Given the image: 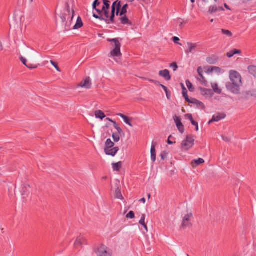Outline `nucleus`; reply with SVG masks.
I'll use <instances>...</instances> for the list:
<instances>
[{
  "instance_id": "nucleus-14",
  "label": "nucleus",
  "mask_w": 256,
  "mask_h": 256,
  "mask_svg": "<svg viewBox=\"0 0 256 256\" xmlns=\"http://www.w3.org/2000/svg\"><path fill=\"white\" fill-rule=\"evenodd\" d=\"M159 75L163 77L166 80H170L171 79V76L170 74V72L168 70H160L159 72Z\"/></svg>"
},
{
  "instance_id": "nucleus-36",
  "label": "nucleus",
  "mask_w": 256,
  "mask_h": 256,
  "mask_svg": "<svg viewBox=\"0 0 256 256\" xmlns=\"http://www.w3.org/2000/svg\"><path fill=\"white\" fill-rule=\"evenodd\" d=\"M103 2L104 6L102 10H109L110 8V2L108 0H102Z\"/></svg>"
},
{
  "instance_id": "nucleus-4",
  "label": "nucleus",
  "mask_w": 256,
  "mask_h": 256,
  "mask_svg": "<svg viewBox=\"0 0 256 256\" xmlns=\"http://www.w3.org/2000/svg\"><path fill=\"white\" fill-rule=\"evenodd\" d=\"M230 82L242 84V77L240 74L234 70H231L230 72Z\"/></svg>"
},
{
  "instance_id": "nucleus-19",
  "label": "nucleus",
  "mask_w": 256,
  "mask_h": 256,
  "mask_svg": "<svg viewBox=\"0 0 256 256\" xmlns=\"http://www.w3.org/2000/svg\"><path fill=\"white\" fill-rule=\"evenodd\" d=\"M156 145V143L154 144L152 142L150 149L151 159L153 162H155L156 160V151L155 148Z\"/></svg>"
},
{
  "instance_id": "nucleus-16",
  "label": "nucleus",
  "mask_w": 256,
  "mask_h": 256,
  "mask_svg": "<svg viewBox=\"0 0 256 256\" xmlns=\"http://www.w3.org/2000/svg\"><path fill=\"white\" fill-rule=\"evenodd\" d=\"M199 90L200 91L202 94L204 96H212L214 94V92L211 89H208L200 87Z\"/></svg>"
},
{
  "instance_id": "nucleus-40",
  "label": "nucleus",
  "mask_w": 256,
  "mask_h": 256,
  "mask_svg": "<svg viewBox=\"0 0 256 256\" xmlns=\"http://www.w3.org/2000/svg\"><path fill=\"white\" fill-rule=\"evenodd\" d=\"M218 10V8L216 6H210L209 8L208 12L210 14L215 12Z\"/></svg>"
},
{
  "instance_id": "nucleus-20",
  "label": "nucleus",
  "mask_w": 256,
  "mask_h": 256,
  "mask_svg": "<svg viewBox=\"0 0 256 256\" xmlns=\"http://www.w3.org/2000/svg\"><path fill=\"white\" fill-rule=\"evenodd\" d=\"M60 18L62 22L65 25V30L68 31L70 29V24H68V22H66V14H62L60 16Z\"/></svg>"
},
{
  "instance_id": "nucleus-37",
  "label": "nucleus",
  "mask_w": 256,
  "mask_h": 256,
  "mask_svg": "<svg viewBox=\"0 0 256 256\" xmlns=\"http://www.w3.org/2000/svg\"><path fill=\"white\" fill-rule=\"evenodd\" d=\"M182 94L186 101L188 102L190 99L189 98L188 96V90L186 88H182Z\"/></svg>"
},
{
  "instance_id": "nucleus-53",
  "label": "nucleus",
  "mask_w": 256,
  "mask_h": 256,
  "mask_svg": "<svg viewBox=\"0 0 256 256\" xmlns=\"http://www.w3.org/2000/svg\"><path fill=\"white\" fill-rule=\"evenodd\" d=\"M20 58L22 63L26 66L27 65V60H26V58L22 57V56H21Z\"/></svg>"
},
{
  "instance_id": "nucleus-51",
  "label": "nucleus",
  "mask_w": 256,
  "mask_h": 256,
  "mask_svg": "<svg viewBox=\"0 0 256 256\" xmlns=\"http://www.w3.org/2000/svg\"><path fill=\"white\" fill-rule=\"evenodd\" d=\"M185 116L190 121L191 123H192V122L194 121L192 114H186Z\"/></svg>"
},
{
  "instance_id": "nucleus-2",
  "label": "nucleus",
  "mask_w": 256,
  "mask_h": 256,
  "mask_svg": "<svg viewBox=\"0 0 256 256\" xmlns=\"http://www.w3.org/2000/svg\"><path fill=\"white\" fill-rule=\"evenodd\" d=\"M194 136L192 134L188 135L186 138L182 143L181 147L183 150H187L194 144Z\"/></svg>"
},
{
  "instance_id": "nucleus-49",
  "label": "nucleus",
  "mask_w": 256,
  "mask_h": 256,
  "mask_svg": "<svg viewBox=\"0 0 256 256\" xmlns=\"http://www.w3.org/2000/svg\"><path fill=\"white\" fill-rule=\"evenodd\" d=\"M234 55V53L233 50H231L230 51L226 53V56L229 58L232 57Z\"/></svg>"
},
{
  "instance_id": "nucleus-48",
  "label": "nucleus",
  "mask_w": 256,
  "mask_h": 256,
  "mask_svg": "<svg viewBox=\"0 0 256 256\" xmlns=\"http://www.w3.org/2000/svg\"><path fill=\"white\" fill-rule=\"evenodd\" d=\"M50 62L55 67L58 71H60L58 64L56 62H54L53 60H50Z\"/></svg>"
},
{
  "instance_id": "nucleus-30",
  "label": "nucleus",
  "mask_w": 256,
  "mask_h": 256,
  "mask_svg": "<svg viewBox=\"0 0 256 256\" xmlns=\"http://www.w3.org/2000/svg\"><path fill=\"white\" fill-rule=\"evenodd\" d=\"M212 87L213 89V92H214L218 94H220L222 93V90L218 88V84L216 83L212 84Z\"/></svg>"
},
{
  "instance_id": "nucleus-10",
  "label": "nucleus",
  "mask_w": 256,
  "mask_h": 256,
  "mask_svg": "<svg viewBox=\"0 0 256 256\" xmlns=\"http://www.w3.org/2000/svg\"><path fill=\"white\" fill-rule=\"evenodd\" d=\"M104 152L106 155L114 156L119 150V148L118 146L113 147L111 148L104 149Z\"/></svg>"
},
{
  "instance_id": "nucleus-23",
  "label": "nucleus",
  "mask_w": 256,
  "mask_h": 256,
  "mask_svg": "<svg viewBox=\"0 0 256 256\" xmlns=\"http://www.w3.org/2000/svg\"><path fill=\"white\" fill-rule=\"evenodd\" d=\"M83 26V22L80 16H78L77 18L76 24L73 27L74 30H77Z\"/></svg>"
},
{
  "instance_id": "nucleus-55",
  "label": "nucleus",
  "mask_w": 256,
  "mask_h": 256,
  "mask_svg": "<svg viewBox=\"0 0 256 256\" xmlns=\"http://www.w3.org/2000/svg\"><path fill=\"white\" fill-rule=\"evenodd\" d=\"M192 124L196 126V131H198V123L196 122V121H193V122H192Z\"/></svg>"
},
{
  "instance_id": "nucleus-57",
  "label": "nucleus",
  "mask_w": 256,
  "mask_h": 256,
  "mask_svg": "<svg viewBox=\"0 0 256 256\" xmlns=\"http://www.w3.org/2000/svg\"><path fill=\"white\" fill-rule=\"evenodd\" d=\"M150 81L151 82H152L154 84H157V85L160 86H161V85L162 84L158 81H157V80H150Z\"/></svg>"
},
{
  "instance_id": "nucleus-52",
  "label": "nucleus",
  "mask_w": 256,
  "mask_h": 256,
  "mask_svg": "<svg viewBox=\"0 0 256 256\" xmlns=\"http://www.w3.org/2000/svg\"><path fill=\"white\" fill-rule=\"evenodd\" d=\"M172 40H173V41H174V43L178 44H180V45H182L181 44L178 42L180 40V38L178 37H176V36L173 37L172 38Z\"/></svg>"
},
{
  "instance_id": "nucleus-3",
  "label": "nucleus",
  "mask_w": 256,
  "mask_h": 256,
  "mask_svg": "<svg viewBox=\"0 0 256 256\" xmlns=\"http://www.w3.org/2000/svg\"><path fill=\"white\" fill-rule=\"evenodd\" d=\"M242 84L228 82L226 84V88L228 90L234 94H238L240 90V86Z\"/></svg>"
},
{
  "instance_id": "nucleus-41",
  "label": "nucleus",
  "mask_w": 256,
  "mask_h": 256,
  "mask_svg": "<svg viewBox=\"0 0 256 256\" xmlns=\"http://www.w3.org/2000/svg\"><path fill=\"white\" fill-rule=\"evenodd\" d=\"M186 84L190 91L193 92L194 90L192 84L188 80L186 81Z\"/></svg>"
},
{
  "instance_id": "nucleus-15",
  "label": "nucleus",
  "mask_w": 256,
  "mask_h": 256,
  "mask_svg": "<svg viewBox=\"0 0 256 256\" xmlns=\"http://www.w3.org/2000/svg\"><path fill=\"white\" fill-rule=\"evenodd\" d=\"M226 117V114H218L217 115H214L212 120H210L209 124L214 122H218L219 120L224 118Z\"/></svg>"
},
{
  "instance_id": "nucleus-21",
  "label": "nucleus",
  "mask_w": 256,
  "mask_h": 256,
  "mask_svg": "<svg viewBox=\"0 0 256 256\" xmlns=\"http://www.w3.org/2000/svg\"><path fill=\"white\" fill-rule=\"evenodd\" d=\"M112 7H114L117 8V10L116 11V16H118V11L120 10L122 7L121 0H116L114 2H113L112 6Z\"/></svg>"
},
{
  "instance_id": "nucleus-56",
  "label": "nucleus",
  "mask_w": 256,
  "mask_h": 256,
  "mask_svg": "<svg viewBox=\"0 0 256 256\" xmlns=\"http://www.w3.org/2000/svg\"><path fill=\"white\" fill-rule=\"evenodd\" d=\"M26 66L30 69L36 68L38 67L37 66H33L32 64H27Z\"/></svg>"
},
{
  "instance_id": "nucleus-34",
  "label": "nucleus",
  "mask_w": 256,
  "mask_h": 256,
  "mask_svg": "<svg viewBox=\"0 0 256 256\" xmlns=\"http://www.w3.org/2000/svg\"><path fill=\"white\" fill-rule=\"evenodd\" d=\"M122 163L121 162H119L116 163H113L112 164V168H113L114 170L119 171L120 168L122 167Z\"/></svg>"
},
{
  "instance_id": "nucleus-8",
  "label": "nucleus",
  "mask_w": 256,
  "mask_h": 256,
  "mask_svg": "<svg viewBox=\"0 0 256 256\" xmlns=\"http://www.w3.org/2000/svg\"><path fill=\"white\" fill-rule=\"evenodd\" d=\"M174 122L176 123V127L178 128L179 132L182 134L184 130V125L181 122V118L180 117L175 115L174 116Z\"/></svg>"
},
{
  "instance_id": "nucleus-43",
  "label": "nucleus",
  "mask_w": 256,
  "mask_h": 256,
  "mask_svg": "<svg viewBox=\"0 0 256 256\" xmlns=\"http://www.w3.org/2000/svg\"><path fill=\"white\" fill-rule=\"evenodd\" d=\"M208 70L210 71V72H213V71L214 70L216 72H220V71H221V69L220 68H218V67L211 66L208 69Z\"/></svg>"
},
{
  "instance_id": "nucleus-61",
  "label": "nucleus",
  "mask_w": 256,
  "mask_h": 256,
  "mask_svg": "<svg viewBox=\"0 0 256 256\" xmlns=\"http://www.w3.org/2000/svg\"><path fill=\"white\" fill-rule=\"evenodd\" d=\"M172 138V136L170 135V136H169L168 138V143L169 144H174V142L170 140V138Z\"/></svg>"
},
{
  "instance_id": "nucleus-18",
  "label": "nucleus",
  "mask_w": 256,
  "mask_h": 256,
  "mask_svg": "<svg viewBox=\"0 0 256 256\" xmlns=\"http://www.w3.org/2000/svg\"><path fill=\"white\" fill-rule=\"evenodd\" d=\"M30 188V186L28 184H24L23 185L21 193L22 195L24 196V198H25L28 196V189Z\"/></svg>"
},
{
  "instance_id": "nucleus-58",
  "label": "nucleus",
  "mask_w": 256,
  "mask_h": 256,
  "mask_svg": "<svg viewBox=\"0 0 256 256\" xmlns=\"http://www.w3.org/2000/svg\"><path fill=\"white\" fill-rule=\"evenodd\" d=\"M234 54H240L242 52L240 50L233 49Z\"/></svg>"
},
{
  "instance_id": "nucleus-42",
  "label": "nucleus",
  "mask_w": 256,
  "mask_h": 256,
  "mask_svg": "<svg viewBox=\"0 0 256 256\" xmlns=\"http://www.w3.org/2000/svg\"><path fill=\"white\" fill-rule=\"evenodd\" d=\"M222 34L226 35L228 37H230L232 36V32L228 30L222 29Z\"/></svg>"
},
{
  "instance_id": "nucleus-25",
  "label": "nucleus",
  "mask_w": 256,
  "mask_h": 256,
  "mask_svg": "<svg viewBox=\"0 0 256 256\" xmlns=\"http://www.w3.org/2000/svg\"><path fill=\"white\" fill-rule=\"evenodd\" d=\"M121 18H120V20L121 22V23L123 24H128L131 25L132 23L130 21L128 20V17L126 16V14L123 15L122 16H120Z\"/></svg>"
},
{
  "instance_id": "nucleus-33",
  "label": "nucleus",
  "mask_w": 256,
  "mask_h": 256,
  "mask_svg": "<svg viewBox=\"0 0 256 256\" xmlns=\"http://www.w3.org/2000/svg\"><path fill=\"white\" fill-rule=\"evenodd\" d=\"M100 11L101 12L100 14H98V15H101L103 16V18L106 20L105 18H108L110 15H109V10H100Z\"/></svg>"
},
{
  "instance_id": "nucleus-46",
  "label": "nucleus",
  "mask_w": 256,
  "mask_h": 256,
  "mask_svg": "<svg viewBox=\"0 0 256 256\" xmlns=\"http://www.w3.org/2000/svg\"><path fill=\"white\" fill-rule=\"evenodd\" d=\"M168 154V153L166 152H162L160 154V156L161 157L162 160H164L166 159L167 158Z\"/></svg>"
},
{
  "instance_id": "nucleus-26",
  "label": "nucleus",
  "mask_w": 256,
  "mask_h": 256,
  "mask_svg": "<svg viewBox=\"0 0 256 256\" xmlns=\"http://www.w3.org/2000/svg\"><path fill=\"white\" fill-rule=\"evenodd\" d=\"M218 59V58L216 56H212L207 58L206 61L208 64H213L217 62Z\"/></svg>"
},
{
  "instance_id": "nucleus-13",
  "label": "nucleus",
  "mask_w": 256,
  "mask_h": 256,
  "mask_svg": "<svg viewBox=\"0 0 256 256\" xmlns=\"http://www.w3.org/2000/svg\"><path fill=\"white\" fill-rule=\"evenodd\" d=\"M198 73L199 76L200 77V79H199V80L201 82V83L204 85L205 86H208V83L206 81V80L205 79L204 77L203 76L202 73V70L200 67H199L198 68Z\"/></svg>"
},
{
  "instance_id": "nucleus-22",
  "label": "nucleus",
  "mask_w": 256,
  "mask_h": 256,
  "mask_svg": "<svg viewBox=\"0 0 256 256\" xmlns=\"http://www.w3.org/2000/svg\"><path fill=\"white\" fill-rule=\"evenodd\" d=\"M128 6V4H126L121 7L120 10L118 11V16H122L126 14Z\"/></svg>"
},
{
  "instance_id": "nucleus-9",
  "label": "nucleus",
  "mask_w": 256,
  "mask_h": 256,
  "mask_svg": "<svg viewBox=\"0 0 256 256\" xmlns=\"http://www.w3.org/2000/svg\"><path fill=\"white\" fill-rule=\"evenodd\" d=\"M188 48L186 50V54L194 53L196 51L198 45L196 44L188 42Z\"/></svg>"
},
{
  "instance_id": "nucleus-6",
  "label": "nucleus",
  "mask_w": 256,
  "mask_h": 256,
  "mask_svg": "<svg viewBox=\"0 0 256 256\" xmlns=\"http://www.w3.org/2000/svg\"><path fill=\"white\" fill-rule=\"evenodd\" d=\"M115 16L116 14H110V16H109L108 19L105 18L104 20L103 18V16L101 15H97L96 13L93 12V16L96 18L100 20L104 21L107 24H114L115 23Z\"/></svg>"
},
{
  "instance_id": "nucleus-29",
  "label": "nucleus",
  "mask_w": 256,
  "mask_h": 256,
  "mask_svg": "<svg viewBox=\"0 0 256 256\" xmlns=\"http://www.w3.org/2000/svg\"><path fill=\"white\" fill-rule=\"evenodd\" d=\"M114 146V142H113L110 138H108L106 142L104 149L111 148H113Z\"/></svg>"
},
{
  "instance_id": "nucleus-60",
  "label": "nucleus",
  "mask_w": 256,
  "mask_h": 256,
  "mask_svg": "<svg viewBox=\"0 0 256 256\" xmlns=\"http://www.w3.org/2000/svg\"><path fill=\"white\" fill-rule=\"evenodd\" d=\"M222 140L225 141V142H228L230 141V138L227 137V136H222Z\"/></svg>"
},
{
  "instance_id": "nucleus-28",
  "label": "nucleus",
  "mask_w": 256,
  "mask_h": 256,
  "mask_svg": "<svg viewBox=\"0 0 256 256\" xmlns=\"http://www.w3.org/2000/svg\"><path fill=\"white\" fill-rule=\"evenodd\" d=\"M250 91L244 92L242 93L239 99L246 100L250 98Z\"/></svg>"
},
{
  "instance_id": "nucleus-24",
  "label": "nucleus",
  "mask_w": 256,
  "mask_h": 256,
  "mask_svg": "<svg viewBox=\"0 0 256 256\" xmlns=\"http://www.w3.org/2000/svg\"><path fill=\"white\" fill-rule=\"evenodd\" d=\"M204 162V159L199 158L196 160H194L192 162V164L193 167H196Z\"/></svg>"
},
{
  "instance_id": "nucleus-64",
  "label": "nucleus",
  "mask_w": 256,
  "mask_h": 256,
  "mask_svg": "<svg viewBox=\"0 0 256 256\" xmlns=\"http://www.w3.org/2000/svg\"><path fill=\"white\" fill-rule=\"evenodd\" d=\"M118 116H120V117H121L122 119L124 118L126 116H125L124 114H118Z\"/></svg>"
},
{
  "instance_id": "nucleus-45",
  "label": "nucleus",
  "mask_w": 256,
  "mask_h": 256,
  "mask_svg": "<svg viewBox=\"0 0 256 256\" xmlns=\"http://www.w3.org/2000/svg\"><path fill=\"white\" fill-rule=\"evenodd\" d=\"M126 218H130L132 219L134 218V213L133 211H130L129 212L126 214Z\"/></svg>"
},
{
  "instance_id": "nucleus-5",
  "label": "nucleus",
  "mask_w": 256,
  "mask_h": 256,
  "mask_svg": "<svg viewBox=\"0 0 256 256\" xmlns=\"http://www.w3.org/2000/svg\"><path fill=\"white\" fill-rule=\"evenodd\" d=\"M192 217V214L191 212L186 214L183 218L181 228H186L191 227L192 226L191 220Z\"/></svg>"
},
{
  "instance_id": "nucleus-7",
  "label": "nucleus",
  "mask_w": 256,
  "mask_h": 256,
  "mask_svg": "<svg viewBox=\"0 0 256 256\" xmlns=\"http://www.w3.org/2000/svg\"><path fill=\"white\" fill-rule=\"evenodd\" d=\"M106 248L105 246L102 244L96 250V253L98 256H110V253L106 250Z\"/></svg>"
},
{
  "instance_id": "nucleus-11",
  "label": "nucleus",
  "mask_w": 256,
  "mask_h": 256,
  "mask_svg": "<svg viewBox=\"0 0 256 256\" xmlns=\"http://www.w3.org/2000/svg\"><path fill=\"white\" fill-rule=\"evenodd\" d=\"M92 82L90 77L86 78L84 80L82 81L79 86L86 88H90L91 87Z\"/></svg>"
},
{
  "instance_id": "nucleus-1",
  "label": "nucleus",
  "mask_w": 256,
  "mask_h": 256,
  "mask_svg": "<svg viewBox=\"0 0 256 256\" xmlns=\"http://www.w3.org/2000/svg\"><path fill=\"white\" fill-rule=\"evenodd\" d=\"M107 40L109 42H112L114 43V48L111 51L110 54L112 56H122L120 52L121 44H120L118 38H108Z\"/></svg>"
},
{
  "instance_id": "nucleus-59",
  "label": "nucleus",
  "mask_w": 256,
  "mask_h": 256,
  "mask_svg": "<svg viewBox=\"0 0 256 256\" xmlns=\"http://www.w3.org/2000/svg\"><path fill=\"white\" fill-rule=\"evenodd\" d=\"M160 86L163 88V90H164L166 93H168V90L167 88V87H166V86H164L162 84Z\"/></svg>"
},
{
  "instance_id": "nucleus-31",
  "label": "nucleus",
  "mask_w": 256,
  "mask_h": 256,
  "mask_svg": "<svg viewBox=\"0 0 256 256\" xmlns=\"http://www.w3.org/2000/svg\"><path fill=\"white\" fill-rule=\"evenodd\" d=\"M248 70L250 74L256 78V66H250L248 68Z\"/></svg>"
},
{
  "instance_id": "nucleus-62",
  "label": "nucleus",
  "mask_w": 256,
  "mask_h": 256,
  "mask_svg": "<svg viewBox=\"0 0 256 256\" xmlns=\"http://www.w3.org/2000/svg\"><path fill=\"white\" fill-rule=\"evenodd\" d=\"M166 96L168 100H170L171 96L170 92L169 90L168 91V93H166Z\"/></svg>"
},
{
  "instance_id": "nucleus-50",
  "label": "nucleus",
  "mask_w": 256,
  "mask_h": 256,
  "mask_svg": "<svg viewBox=\"0 0 256 256\" xmlns=\"http://www.w3.org/2000/svg\"><path fill=\"white\" fill-rule=\"evenodd\" d=\"M170 67L173 68L174 71H176L178 68V66L176 62H173L170 64Z\"/></svg>"
},
{
  "instance_id": "nucleus-39",
  "label": "nucleus",
  "mask_w": 256,
  "mask_h": 256,
  "mask_svg": "<svg viewBox=\"0 0 256 256\" xmlns=\"http://www.w3.org/2000/svg\"><path fill=\"white\" fill-rule=\"evenodd\" d=\"M120 134H118V132L117 133H113L112 134V137L114 139V140L117 142H118L120 140Z\"/></svg>"
},
{
  "instance_id": "nucleus-17",
  "label": "nucleus",
  "mask_w": 256,
  "mask_h": 256,
  "mask_svg": "<svg viewBox=\"0 0 256 256\" xmlns=\"http://www.w3.org/2000/svg\"><path fill=\"white\" fill-rule=\"evenodd\" d=\"M188 103L195 104L197 106L198 108H200L202 109L205 108L204 105V104L199 101L198 100H197L195 98H191L190 101L188 102Z\"/></svg>"
},
{
  "instance_id": "nucleus-47",
  "label": "nucleus",
  "mask_w": 256,
  "mask_h": 256,
  "mask_svg": "<svg viewBox=\"0 0 256 256\" xmlns=\"http://www.w3.org/2000/svg\"><path fill=\"white\" fill-rule=\"evenodd\" d=\"M145 218H146V215L144 214H142V216L141 219L139 221V224L141 225H144L145 223Z\"/></svg>"
},
{
  "instance_id": "nucleus-27",
  "label": "nucleus",
  "mask_w": 256,
  "mask_h": 256,
  "mask_svg": "<svg viewBox=\"0 0 256 256\" xmlns=\"http://www.w3.org/2000/svg\"><path fill=\"white\" fill-rule=\"evenodd\" d=\"M100 4V0H95L92 4V8L94 10H95L98 14H100L101 12L100 11V10L97 8L96 7L98 6H99Z\"/></svg>"
},
{
  "instance_id": "nucleus-54",
  "label": "nucleus",
  "mask_w": 256,
  "mask_h": 256,
  "mask_svg": "<svg viewBox=\"0 0 256 256\" xmlns=\"http://www.w3.org/2000/svg\"><path fill=\"white\" fill-rule=\"evenodd\" d=\"M249 91L250 92V97H252V96L256 97V90H249Z\"/></svg>"
},
{
  "instance_id": "nucleus-44",
  "label": "nucleus",
  "mask_w": 256,
  "mask_h": 256,
  "mask_svg": "<svg viewBox=\"0 0 256 256\" xmlns=\"http://www.w3.org/2000/svg\"><path fill=\"white\" fill-rule=\"evenodd\" d=\"M123 120L126 124H128L130 126H132V125L131 124V120L128 116H126Z\"/></svg>"
},
{
  "instance_id": "nucleus-35",
  "label": "nucleus",
  "mask_w": 256,
  "mask_h": 256,
  "mask_svg": "<svg viewBox=\"0 0 256 256\" xmlns=\"http://www.w3.org/2000/svg\"><path fill=\"white\" fill-rule=\"evenodd\" d=\"M115 196L116 198L122 200L123 199L121 193L120 189L119 187H118L115 192Z\"/></svg>"
},
{
  "instance_id": "nucleus-63",
  "label": "nucleus",
  "mask_w": 256,
  "mask_h": 256,
  "mask_svg": "<svg viewBox=\"0 0 256 256\" xmlns=\"http://www.w3.org/2000/svg\"><path fill=\"white\" fill-rule=\"evenodd\" d=\"M66 8L68 13H70V8L68 3L66 4Z\"/></svg>"
},
{
  "instance_id": "nucleus-32",
  "label": "nucleus",
  "mask_w": 256,
  "mask_h": 256,
  "mask_svg": "<svg viewBox=\"0 0 256 256\" xmlns=\"http://www.w3.org/2000/svg\"><path fill=\"white\" fill-rule=\"evenodd\" d=\"M95 116L96 118H99L101 120L104 119L106 117V115L104 114V112H102L100 110L96 111Z\"/></svg>"
},
{
  "instance_id": "nucleus-12",
  "label": "nucleus",
  "mask_w": 256,
  "mask_h": 256,
  "mask_svg": "<svg viewBox=\"0 0 256 256\" xmlns=\"http://www.w3.org/2000/svg\"><path fill=\"white\" fill-rule=\"evenodd\" d=\"M85 242V238L80 236L76 238L74 244V247L77 248H78L80 246H81L82 244H84Z\"/></svg>"
},
{
  "instance_id": "nucleus-38",
  "label": "nucleus",
  "mask_w": 256,
  "mask_h": 256,
  "mask_svg": "<svg viewBox=\"0 0 256 256\" xmlns=\"http://www.w3.org/2000/svg\"><path fill=\"white\" fill-rule=\"evenodd\" d=\"M114 128L117 130L118 132L121 134L122 132V129L119 126L118 124L116 122H112Z\"/></svg>"
}]
</instances>
